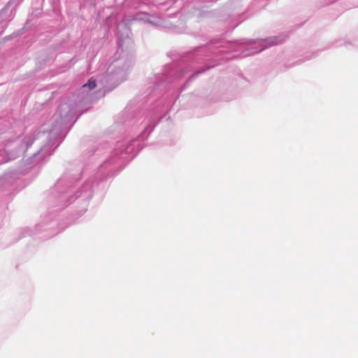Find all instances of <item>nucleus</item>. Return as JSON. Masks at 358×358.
<instances>
[{
    "instance_id": "f257e3e1",
    "label": "nucleus",
    "mask_w": 358,
    "mask_h": 358,
    "mask_svg": "<svg viewBox=\"0 0 358 358\" xmlns=\"http://www.w3.org/2000/svg\"><path fill=\"white\" fill-rule=\"evenodd\" d=\"M96 80L92 78L88 80V83L87 84H85L83 86V87L85 88L86 87H88L90 90H93L96 87Z\"/></svg>"
}]
</instances>
